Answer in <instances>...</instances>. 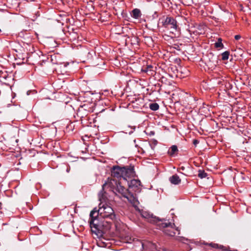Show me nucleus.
I'll list each match as a JSON object with an SVG mask.
<instances>
[{
  "mask_svg": "<svg viewBox=\"0 0 251 251\" xmlns=\"http://www.w3.org/2000/svg\"><path fill=\"white\" fill-rule=\"evenodd\" d=\"M97 218H102V217L100 216V212L99 211V209L97 210L96 208H95L90 212V219Z\"/></svg>",
  "mask_w": 251,
  "mask_h": 251,
  "instance_id": "obj_10",
  "label": "nucleus"
},
{
  "mask_svg": "<svg viewBox=\"0 0 251 251\" xmlns=\"http://www.w3.org/2000/svg\"><path fill=\"white\" fill-rule=\"evenodd\" d=\"M149 107L151 110L156 111L159 109V106L158 103L154 102L150 103Z\"/></svg>",
  "mask_w": 251,
  "mask_h": 251,
  "instance_id": "obj_15",
  "label": "nucleus"
},
{
  "mask_svg": "<svg viewBox=\"0 0 251 251\" xmlns=\"http://www.w3.org/2000/svg\"><path fill=\"white\" fill-rule=\"evenodd\" d=\"M215 47L216 48H224V45L222 43V42H217L214 44Z\"/></svg>",
  "mask_w": 251,
  "mask_h": 251,
  "instance_id": "obj_19",
  "label": "nucleus"
},
{
  "mask_svg": "<svg viewBox=\"0 0 251 251\" xmlns=\"http://www.w3.org/2000/svg\"><path fill=\"white\" fill-rule=\"evenodd\" d=\"M209 245L212 247L213 248L219 249V245L216 243H211L209 244Z\"/></svg>",
  "mask_w": 251,
  "mask_h": 251,
  "instance_id": "obj_21",
  "label": "nucleus"
},
{
  "mask_svg": "<svg viewBox=\"0 0 251 251\" xmlns=\"http://www.w3.org/2000/svg\"><path fill=\"white\" fill-rule=\"evenodd\" d=\"M177 151L178 149L177 146L176 145H173L171 147L170 150L168 151V154L171 156H173Z\"/></svg>",
  "mask_w": 251,
  "mask_h": 251,
  "instance_id": "obj_14",
  "label": "nucleus"
},
{
  "mask_svg": "<svg viewBox=\"0 0 251 251\" xmlns=\"http://www.w3.org/2000/svg\"><path fill=\"white\" fill-rule=\"evenodd\" d=\"M127 183L128 189H126V190L128 193L126 197H124L126 198L134 206H137L139 202L136 197V193H139L141 190V181L139 179H133L129 182L127 181Z\"/></svg>",
  "mask_w": 251,
  "mask_h": 251,
  "instance_id": "obj_2",
  "label": "nucleus"
},
{
  "mask_svg": "<svg viewBox=\"0 0 251 251\" xmlns=\"http://www.w3.org/2000/svg\"><path fill=\"white\" fill-rule=\"evenodd\" d=\"M153 67L151 65H147L145 67H142L141 72L146 73L149 75H153V71L152 70Z\"/></svg>",
  "mask_w": 251,
  "mask_h": 251,
  "instance_id": "obj_11",
  "label": "nucleus"
},
{
  "mask_svg": "<svg viewBox=\"0 0 251 251\" xmlns=\"http://www.w3.org/2000/svg\"><path fill=\"white\" fill-rule=\"evenodd\" d=\"M198 172V176L201 178H205L207 176V173L203 170H199Z\"/></svg>",
  "mask_w": 251,
  "mask_h": 251,
  "instance_id": "obj_16",
  "label": "nucleus"
},
{
  "mask_svg": "<svg viewBox=\"0 0 251 251\" xmlns=\"http://www.w3.org/2000/svg\"><path fill=\"white\" fill-rule=\"evenodd\" d=\"M134 175L133 166H124L121 167L118 166H113L111 170V176L119 181H127L126 177H129Z\"/></svg>",
  "mask_w": 251,
  "mask_h": 251,
  "instance_id": "obj_3",
  "label": "nucleus"
},
{
  "mask_svg": "<svg viewBox=\"0 0 251 251\" xmlns=\"http://www.w3.org/2000/svg\"><path fill=\"white\" fill-rule=\"evenodd\" d=\"M164 223H170L171 225H169L167 227H161L160 226H158L160 228H164V232L169 236H174L176 234V232L175 231L174 227L175 225L174 224H172L171 222H166V220L164 221Z\"/></svg>",
  "mask_w": 251,
  "mask_h": 251,
  "instance_id": "obj_8",
  "label": "nucleus"
},
{
  "mask_svg": "<svg viewBox=\"0 0 251 251\" xmlns=\"http://www.w3.org/2000/svg\"><path fill=\"white\" fill-rule=\"evenodd\" d=\"M241 38V36L240 35H236L234 36V38L236 40H239Z\"/></svg>",
  "mask_w": 251,
  "mask_h": 251,
  "instance_id": "obj_22",
  "label": "nucleus"
},
{
  "mask_svg": "<svg viewBox=\"0 0 251 251\" xmlns=\"http://www.w3.org/2000/svg\"><path fill=\"white\" fill-rule=\"evenodd\" d=\"M209 55L212 56V60H210V62L211 63L210 64V65H216V64L218 63L217 58L216 56L214 55V54L212 53H209Z\"/></svg>",
  "mask_w": 251,
  "mask_h": 251,
  "instance_id": "obj_18",
  "label": "nucleus"
},
{
  "mask_svg": "<svg viewBox=\"0 0 251 251\" xmlns=\"http://www.w3.org/2000/svg\"><path fill=\"white\" fill-rule=\"evenodd\" d=\"M222 39L221 38H218L217 42H222Z\"/></svg>",
  "mask_w": 251,
  "mask_h": 251,
  "instance_id": "obj_25",
  "label": "nucleus"
},
{
  "mask_svg": "<svg viewBox=\"0 0 251 251\" xmlns=\"http://www.w3.org/2000/svg\"><path fill=\"white\" fill-rule=\"evenodd\" d=\"M100 216L102 219H109L111 221L116 220V215L113 209L107 204H104L99 208Z\"/></svg>",
  "mask_w": 251,
  "mask_h": 251,
  "instance_id": "obj_6",
  "label": "nucleus"
},
{
  "mask_svg": "<svg viewBox=\"0 0 251 251\" xmlns=\"http://www.w3.org/2000/svg\"><path fill=\"white\" fill-rule=\"evenodd\" d=\"M91 219L89 220V222L92 232L97 235L101 234L102 219Z\"/></svg>",
  "mask_w": 251,
  "mask_h": 251,
  "instance_id": "obj_7",
  "label": "nucleus"
},
{
  "mask_svg": "<svg viewBox=\"0 0 251 251\" xmlns=\"http://www.w3.org/2000/svg\"><path fill=\"white\" fill-rule=\"evenodd\" d=\"M229 55V52L228 51H226L221 54L222 59L223 60H226L228 59Z\"/></svg>",
  "mask_w": 251,
  "mask_h": 251,
  "instance_id": "obj_17",
  "label": "nucleus"
},
{
  "mask_svg": "<svg viewBox=\"0 0 251 251\" xmlns=\"http://www.w3.org/2000/svg\"><path fill=\"white\" fill-rule=\"evenodd\" d=\"M221 82H222L221 80H219V81H218V83L220 84Z\"/></svg>",
  "mask_w": 251,
  "mask_h": 251,
  "instance_id": "obj_26",
  "label": "nucleus"
},
{
  "mask_svg": "<svg viewBox=\"0 0 251 251\" xmlns=\"http://www.w3.org/2000/svg\"><path fill=\"white\" fill-rule=\"evenodd\" d=\"M179 169H180V170H182V171H184V170H185V167H184V166H182V167H180V168H179Z\"/></svg>",
  "mask_w": 251,
  "mask_h": 251,
  "instance_id": "obj_24",
  "label": "nucleus"
},
{
  "mask_svg": "<svg viewBox=\"0 0 251 251\" xmlns=\"http://www.w3.org/2000/svg\"><path fill=\"white\" fill-rule=\"evenodd\" d=\"M101 221V234L106 232L107 231L109 230L112 225V222L114 221H111L109 219H103Z\"/></svg>",
  "mask_w": 251,
  "mask_h": 251,
  "instance_id": "obj_9",
  "label": "nucleus"
},
{
  "mask_svg": "<svg viewBox=\"0 0 251 251\" xmlns=\"http://www.w3.org/2000/svg\"><path fill=\"white\" fill-rule=\"evenodd\" d=\"M141 15V11L139 9L135 8L132 11L131 16L135 19L140 18Z\"/></svg>",
  "mask_w": 251,
  "mask_h": 251,
  "instance_id": "obj_13",
  "label": "nucleus"
},
{
  "mask_svg": "<svg viewBox=\"0 0 251 251\" xmlns=\"http://www.w3.org/2000/svg\"><path fill=\"white\" fill-rule=\"evenodd\" d=\"M175 230H178L177 228H176L175 229Z\"/></svg>",
  "mask_w": 251,
  "mask_h": 251,
  "instance_id": "obj_27",
  "label": "nucleus"
},
{
  "mask_svg": "<svg viewBox=\"0 0 251 251\" xmlns=\"http://www.w3.org/2000/svg\"><path fill=\"white\" fill-rule=\"evenodd\" d=\"M219 249H221L222 250L225 251H237L236 250L231 251V250H228L226 247L223 245H219Z\"/></svg>",
  "mask_w": 251,
  "mask_h": 251,
  "instance_id": "obj_20",
  "label": "nucleus"
},
{
  "mask_svg": "<svg viewBox=\"0 0 251 251\" xmlns=\"http://www.w3.org/2000/svg\"><path fill=\"white\" fill-rule=\"evenodd\" d=\"M140 214L143 218L147 219L149 222L156 224L157 226L167 227L169 225H171L170 223H164L163 222L165 221V219H160L148 211L142 210L140 211Z\"/></svg>",
  "mask_w": 251,
  "mask_h": 251,
  "instance_id": "obj_4",
  "label": "nucleus"
},
{
  "mask_svg": "<svg viewBox=\"0 0 251 251\" xmlns=\"http://www.w3.org/2000/svg\"><path fill=\"white\" fill-rule=\"evenodd\" d=\"M199 141L196 139L194 140L193 141V144L195 145V146H196L199 143Z\"/></svg>",
  "mask_w": 251,
  "mask_h": 251,
  "instance_id": "obj_23",
  "label": "nucleus"
},
{
  "mask_svg": "<svg viewBox=\"0 0 251 251\" xmlns=\"http://www.w3.org/2000/svg\"><path fill=\"white\" fill-rule=\"evenodd\" d=\"M123 182L119 181L116 179L112 177H108L105 182L102 186V189L99 194L100 200H104L106 197L104 195L105 192L104 189L109 188L110 191L113 192H116L121 194L123 197H126L128 192L126 188L122 184Z\"/></svg>",
  "mask_w": 251,
  "mask_h": 251,
  "instance_id": "obj_1",
  "label": "nucleus"
},
{
  "mask_svg": "<svg viewBox=\"0 0 251 251\" xmlns=\"http://www.w3.org/2000/svg\"><path fill=\"white\" fill-rule=\"evenodd\" d=\"M169 180L172 184L175 185L179 184L181 182V179L177 175H174L169 178Z\"/></svg>",
  "mask_w": 251,
  "mask_h": 251,
  "instance_id": "obj_12",
  "label": "nucleus"
},
{
  "mask_svg": "<svg viewBox=\"0 0 251 251\" xmlns=\"http://www.w3.org/2000/svg\"><path fill=\"white\" fill-rule=\"evenodd\" d=\"M1 32V29H0V32Z\"/></svg>",
  "mask_w": 251,
  "mask_h": 251,
  "instance_id": "obj_28",
  "label": "nucleus"
},
{
  "mask_svg": "<svg viewBox=\"0 0 251 251\" xmlns=\"http://www.w3.org/2000/svg\"><path fill=\"white\" fill-rule=\"evenodd\" d=\"M159 21L162 26L170 29L171 32L174 33L177 30V22L174 18L170 16L163 17L159 19Z\"/></svg>",
  "mask_w": 251,
  "mask_h": 251,
  "instance_id": "obj_5",
  "label": "nucleus"
}]
</instances>
